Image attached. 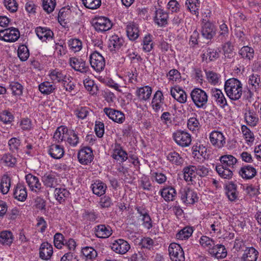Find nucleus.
<instances>
[{
    "instance_id": "nucleus-1",
    "label": "nucleus",
    "mask_w": 261,
    "mask_h": 261,
    "mask_svg": "<svg viewBox=\"0 0 261 261\" xmlns=\"http://www.w3.org/2000/svg\"><path fill=\"white\" fill-rule=\"evenodd\" d=\"M224 90L230 99L234 101L240 99L243 94L241 82L236 78H231L225 82Z\"/></svg>"
},
{
    "instance_id": "nucleus-2",
    "label": "nucleus",
    "mask_w": 261,
    "mask_h": 261,
    "mask_svg": "<svg viewBox=\"0 0 261 261\" xmlns=\"http://www.w3.org/2000/svg\"><path fill=\"white\" fill-rule=\"evenodd\" d=\"M190 96L197 108H205L208 101V96L205 91L200 88H195L191 92Z\"/></svg>"
},
{
    "instance_id": "nucleus-3",
    "label": "nucleus",
    "mask_w": 261,
    "mask_h": 261,
    "mask_svg": "<svg viewBox=\"0 0 261 261\" xmlns=\"http://www.w3.org/2000/svg\"><path fill=\"white\" fill-rule=\"evenodd\" d=\"M25 179L29 190L32 192L37 195H40L44 193V188L42 186L37 176L31 173H29L25 175Z\"/></svg>"
},
{
    "instance_id": "nucleus-4",
    "label": "nucleus",
    "mask_w": 261,
    "mask_h": 261,
    "mask_svg": "<svg viewBox=\"0 0 261 261\" xmlns=\"http://www.w3.org/2000/svg\"><path fill=\"white\" fill-rule=\"evenodd\" d=\"M179 194L181 201L187 205L194 204L198 201L197 192L189 188H181Z\"/></svg>"
},
{
    "instance_id": "nucleus-5",
    "label": "nucleus",
    "mask_w": 261,
    "mask_h": 261,
    "mask_svg": "<svg viewBox=\"0 0 261 261\" xmlns=\"http://www.w3.org/2000/svg\"><path fill=\"white\" fill-rule=\"evenodd\" d=\"M168 252L171 261H185V253L179 244L171 243L168 247Z\"/></svg>"
},
{
    "instance_id": "nucleus-6",
    "label": "nucleus",
    "mask_w": 261,
    "mask_h": 261,
    "mask_svg": "<svg viewBox=\"0 0 261 261\" xmlns=\"http://www.w3.org/2000/svg\"><path fill=\"white\" fill-rule=\"evenodd\" d=\"M91 66L97 72L102 71L105 66V60L103 57L97 51H94L89 57Z\"/></svg>"
},
{
    "instance_id": "nucleus-7",
    "label": "nucleus",
    "mask_w": 261,
    "mask_h": 261,
    "mask_svg": "<svg viewBox=\"0 0 261 261\" xmlns=\"http://www.w3.org/2000/svg\"><path fill=\"white\" fill-rule=\"evenodd\" d=\"M93 26L97 32H103L111 29L112 23L111 20L106 17H95L92 21Z\"/></svg>"
},
{
    "instance_id": "nucleus-8",
    "label": "nucleus",
    "mask_w": 261,
    "mask_h": 261,
    "mask_svg": "<svg viewBox=\"0 0 261 261\" xmlns=\"http://www.w3.org/2000/svg\"><path fill=\"white\" fill-rule=\"evenodd\" d=\"M201 32L204 38L211 40L216 35V26L212 22L203 18L201 22Z\"/></svg>"
},
{
    "instance_id": "nucleus-9",
    "label": "nucleus",
    "mask_w": 261,
    "mask_h": 261,
    "mask_svg": "<svg viewBox=\"0 0 261 261\" xmlns=\"http://www.w3.org/2000/svg\"><path fill=\"white\" fill-rule=\"evenodd\" d=\"M95 236L99 239H107L113 233L111 227L106 224H98L93 228Z\"/></svg>"
},
{
    "instance_id": "nucleus-10",
    "label": "nucleus",
    "mask_w": 261,
    "mask_h": 261,
    "mask_svg": "<svg viewBox=\"0 0 261 261\" xmlns=\"http://www.w3.org/2000/svg\"><path fill=\"white\" fill-rule=\"evenodd\" d=\"M69 64L73 69L82 73H86L89 71V66L86 65L85 61L81 58H70Z\"/></svg>"
},
{
    "instance_id": "nucleus-11",
    "label": "nucleus",
    "mask_w": 261,
    "mask_h": 261,
    "mask_svg": "<svg viewBox=\"0 0 261 261\" xmlns=\"http://www.w3.org/2000/svg\"><path fill=\"white\" fill-rule=\"evenodd\" d=\"M173 136L175 141L181 147L189 146L191 142V136L187 132L177 130L174 133Z\"/></svg>"
},
{
    "instance_id": "nucleus-12",
    "label": "nucleus",
    "mask_w": 261,
    "mask_h": 261,
    "mask_svg": "<svg viewBox=\"0 0 261 261\" xmlns=\"http://www.w3.org/2000/svg\"><path fill=\"white\" fill-rule=\"evenodd\" d=\"M13 195L18 201L23 202L28 197V192L23 183L18 182L14 187Z\"/></svg>"
},
{
    "instance_id": "nucleus-13",
    "label": "nucleus",
    "mask_w": 261,
    "mask_h": 261,
    "mask_svg": "<svg viewBox=\"0 0 261 261\" xmlns=\"http://www.w3.org/2000/svg\"><path fill=\"white\" fill-rule=\"evenodd\" d=\"M93 153L91 148H82L78 152L79 162L83 165H88L93 159Z\"/></svg>"
},
{
    "instance_id": "nucleus-14",
    "label": "nucleus",
    "mask_w": 261,
    "mask_h": 261,
    "mask_svg": "<svg viewBox=\"0 0 261 261\" xmlns=\"http://www.w3.org/2000/svg\"><path fill=\"white\" fill-rule=\"evenodd\" d=\"M111 248L116 253L124 254L129 250L130 245L125 240L118 239L112 244Z\"/></svg>"
},
{
    "instance_id": "nucleus-15",
    "label": "nucleus",
    "mask_w": 261,
    "mask_h": 261,
    "mask_svg": "<svg viewBox=\"0 0 261 261\" xmlns=\"http://www.w3.org/2000/svg\"><path fill=\"white\" fill-rule=\"evenodd\" d=\"M242 251L241 261H257L259 252L253 247H245Z\"/></svg>"
},
{
    "instance_id": "nucleus-16",
    "label": "nucleus",
    "mask_w": 261,
    "mask_h": 261,
    "mask_svg": "<svg viewBox=\"0 0 261 261\" xmlns=\"http://www.w3.org/2000/svg\"><path fill=\"white\" fill-rule=\"evenodd\" d=\"M103 111L110 119L115 122L122 123L125 120L124 114L120 111L110 108H105Z\"/></svg>"
},
{
    "instance_id": "nucleus-17",
    "label": "nucleus",
    "mask_w": 261,
    "mask_h": 261,
    "mask_svg": "<svg viewBox=\"0 0 261 261\" xmlns=\"http://www.w3.org/2000/svg\"><path fill=\"white\" fill-rule=\"evenodd\" d=\"M164 103L163 94L161 91L158 90L153 95L151 101V107L155 112L163 111V106Z\"/></svg>"
},
{
    "instance_id": "nucleus-18",
    "label": "nucleus",
    "mask_w": 261,
    "mask_h": 261,
    "mask_svg": "<svg viewBox=\"0 0 261 261\" xmlns=\"http://www.w3.org/2000/svg\"><path fill=\"white\" fill-rule=\"evenodd\" d=\"M49 76L53 82L62 83L67 82V80L71 79L70 76H67L64 71L59 69H52L49 71Z\"/></svg>"
},
{
    "instance_id": "nucleus-19",
    "label": "nucleus",
    "mask_w": 261,
    "mask_h": 261,
    "mask_svg": "<svg viewBox=\"0 0 261 261\" xmlns=\"http://www.w3.org/2000/svg\"><path fill=\"white\" fill-rule=\"evenodd\" d=\"M171 96L180 103H185L187 101V95L183 89L178 86H175L171 87L170 89Z\"/></svg>"
},
{
    "instance_id": "nucleus-20",
    "label": "nucleus",
    "mask_w": 261,
    "mask_h": 261,
    "mask_svg": "<svg viewBox=\"0 0 261 261\" xmlns=\"http://www.w3.org/2000/svg\"><path fill=\"white\" fill-rule=\"evenodd\" d=\"M53 254V246L47 242H43L39 248V257L43 260L49 259Z\"/></svg>"
},
{
    "instance_id": "nucleus-21",
    "label": "nucleus",
    "mask_w": 261,
    "mask_h": 261,
    "mask_svg": "<svg viewBox=\"0 0 261 261\" xmlns=\"http://www.w3.org/2000/svg\"><path fill=\"white\" fill-rule=\"evenodd\" d=\"M256 169L250 165H246L242 166L239 171V175L244 179H252L256 175Z\"/></svg>"
},
{
    "instance_id": "nucleus-22",
    "label": "nucleus",
    "mask_w": 261,
    "mask_h": 261,
    "mask_svg": "<svg viewBox=\"0 0 261 261\" xmlns=\"http://www.w3.org/2000/svg\"><path fill=\"white\" fill-rule=\"evenodd\" d=\"M161 196L166 202L173 201L176 197V191L175 189L170 186H167L163 188L159 192Z\"/></svg>"
},
{
    "instance_id": "nucleus-23",
    "label": "nucleus",
    "mask_w": 261,
    "mask_h": 261,
    "mask_svg": "<svg viewBox=\"0 0 261 261\" xmlns=\"http://www.w3.org/2000/svg\"><path fill=\"white\" fill-rule=\"evenodd\" d=\"M210 139L212 144L214 146L222 147L225 144V138L220 132H212L210 134Z\"/></svg>"
},
{
    "instance_id": "nucleus-24",
    "label": "nucleus",
    "mask_w": 261,
    "mask_h": 261,
    "mask_svg": "<svg viewBox=\"0 0 261 261\" xmlns=\"http://www.w3.org/2000/svg\"><path fill=\"white\" fill-rule=\"evenodd\" d=\"M68 130L69 129L65 126L62 125L58 127L53 136V140L55 143H60L65 141L68 135Z\"/></svg>"
},
{
    "instance_id": "nucleus-25",
    "label": "nucleus",
    "mask_w": 261,
    "mask_h": 261,
    "mask_svg": "<svg viewBox=\"0 0 261 261\" xmlns=\"http://www.w3.org/2000/svg\"><path fill=\"white\" fill-rule=\"evenodd\" d=\"M91 188L93 193L98 196H101L106 193L107 185L100 180H96L91 184Z\"/></svg>"
},
{
    "instance_id": "nucleus-26",
    "label": "nucleus",
    "mask_w": 261,
    "mask_h": 261,
    "mask_svg": "<svg viewBox=\"0 0 261 261\" xmlns=\"http://www.w3.org/2000/svg\"><path fill=\"white\" fill-rule=\"evenodd\" d=\"M5 32L3 35V39L6 42H15L19 38L20 33L17 29L9 28L6 29Z\"/></svg>"
},
{
    "instance_id": "nucleus-27",
    "label": "nucleus",
    "mask_w": 261,
    "mask_h": 261,
    "mask_svg": "<svg viewBox=\"0 0 261 261\" xmlns=\"http://www.w3.org/2000/svg\"><path fill=\"white\" fill-rule=\"evenodd\" d=\"M211 93L212 96L221 108H224L227 106L226 99L221 90L216 88L212 89Z\"/></svg>"
},
{
    "instance_id": "nucleus-28",
    "label": "nucleus",
    "mask_w": 261,
    "mask_h": 261,
    "mask_svg": "<svg viewBox=\"0 0 261 261\" xmlns=\"http://www.w3.org/2000/svg\"><path fill=\"white\" fill-rule=\"evenodd\" d=\"M136 93L140 101H146L150 99L152 93V88L148 86H145L138 88Z\"/></svg>"
},
{
    "instance_id": "nucleus-29",
    "label": "nucleus",
    "mask_w": 261,
    "mask_h": 261,
    "mask_svg": "<svg viewBox=\"0 0 261 261\" xmlns=\"http://www.w3.org/2000/svg\"><path fill=\"white\" fill-rule=\"evenodd\" d=\"M44 185L50 188H54L58 185V178L54 173H46L42 177Z\"/></svg>"
},
{
    "instance_id": "nucleus-30",
    "label": "nucleus",
    "mask_w": 261,
    "mask_h": 261,
    "mask_svg": "<svg viewBox=\"0 0 261 261\" xmlns=\"http://www.w3.org/2000/svg\"><path fill=\"white\" fill-rule=\"evenodd\" d=\"M209 253L212 256L217 258H223L227 256V251L224 246L221 244H216Z\"/></svg>"
},
{
    "instance_id": "nucleus-31",
    "label": "nucleus",
    "mask_w": 261,
    "mask_h": 261,
    "mask_svg": "<svg viewBox=\"0 0 261 261\" xmlns=\"http://www.w3.org/2000/svg\"><path fill=\"white\" fill-rule=\"evenodd\" d=\"M168 18V14L163 10L159 9L155 11L154 21L158 25L162 27L167 24Z\"/></svg>"
},
{
    "instance_id": "nucleus-32",
    "label": "nucleus",
    "mask_w": 261,
    "mask_h": 261,
    "mask_svg": "<svg viewBox=\"0 0 261 261\" xmlns=\"http://www.w3.org/2000/svg\"><path fill=\"white\" fill-rule=\"evenodd\" d=\"M126 34L130 40L134 41L139 37V28L137 24L134 22L129 23L126 28Z\"/></svg>"
},
{
    "instance_id": "nucleus-33",
    "label": "nucleus",
    "mask_w": 261,
    "mask_h": 261,
    "mask_svg": "<svg viewBox=\"0 0 261 261\" xmlns=\"http://www.w3.org/2000/svg\"><path fill=\"white\" fill-rule=\"evenodd\" d=\"M35 32L38 38L43 41L51 39L54 36L53 32L46 28L38 27Z\"/></svg>"
},
{
    "instance_id": "nucleus-34",
    "label": "nucleus",
    "mask_w": 261,
    "mask_h": 261,
    "mask_svg": "<svg viewBox=\"0 0 261 261\" xmlns=\"http://www.w3.org/2000/svg\"><path fill=\"white\" fill-rule=\"evenodd\" d=\"M196 166L190 165L185 167L183 169L184 177L187 182H192L196 177Z\"/></svg>"
},
{
    "instance_id": "nucleus-35",
    "label": "nucleus",
    "mask_w": 261,
    "mask_h": 261,
    "mask_svg": "<svg viewBox=\"0 0 261 261\" xmlns=\"http://www.w3.org/2000/svg\"><path fill=\"white\" fill-rule=\"evenodd\" d=\"M220 50L219 49H213L208 48L206 49V52L203 53L202 55V60L206 61L207 62V60L209 61H214L219 57V54Z\"/></svg>"
},
{
    "instance_id": "nucleus-36",
    "label": "nucleus",
    "mask_w": 261,
    "mask_h": 261,
    "mask_svg": "<svg viewBox=\"0 0 261 261\" xmlns=\"http://www.w3.org/2000/svg\"><path fill=\"white\" fill-rule=\"evenodd\" d=\"M69 194V192L65 188H56L54 191L55 197L60 203L64 202Z\"/></svg>"
},
{
    "instance_id": "nucleus-37",
    "label": "nucleus",
    "mask_w": 261,
    "mask_h": 261,
    "mask_svg": "<svg viewBox=\"0 0 261 261\" xmlns=\"http://www.w3.org/2000/svg\"><path fill=\"white\" fill-rule=\"evenodd\" d=\"M232 168L229 167L225 168L224 166L217 165L216 167V170L219 175L224 179H230L233 175Z\"/></svg>"
},
{
    "instance_id": "nucleus-38",
    "label": "nucleus",
    "mask_w": 261,
    "mask_h": 261,
    "mask_svg": "<svg viewBox=\"0 0 261 261\" xmlns=\"http://www.w3.org/2000/svg\"><path fill=\"white\" fill-rule=\"evenodd\" d=\"M221 164L219 165L224 166L225 168H233V166L236 164L237 159L231 155H224L220 158Z\"/></svg>"
},
{
    "instance_id": "nucleus-39",
    "label": "nucleus",
    "mask_w": 261,
    "mask_h": 261,
    "mask_svg": "<svg viewBox=\"0 0 261 261\" xmlns=\"http://www.w3.org/2000/svg\"><path fill=\"white\" fill-rule=\"evenodd\" d=\"M199 243L203 248L208 251V253L216 245V243L213 239L206 236L201 237Z\"/></svg>"
},
{
    "instance_id": "nucleus-40",
    "label": "nucleus",
    "mask_w": 261,
    "mask_h": 261,
    "mask_svg": "<svg viewBox=\"0 0 261 261\" xmlns=\"http://www.w3.org/2000/svg\"><path fill=\"white\" fill-rule=\"evenodd\" d=\"M14 237L12 233L8 230L0 232V244L3 245L10 246L13 242Z\"/></svg>"
},
{
    "instance_id": "nucleus-41",
    "label": "nucleus",
    "mask_w": 261,
    "mask_h": 261,
    "mask_svg": "<svg viewBox=\"0 0 261 261\" xmlns=\"http://www.w3.org/2000/svg\"><path fill=\"white\" fill-rule=\"evenodd\" d=\"M109 41V46L111 50H118L124 43L123 39L117 35L112 36Z\"/></svg>"
},
{
    "instance_id": "nucleus-42",
    "label": "nucleus",
    "mask_w": 261,
    "mask_h": 261,
    "mask_svg": "<svg viewBox=\"0 0 261 261\" xmlns=\"http://www.w3.org/2000/svg\"><path fill=\"white\" fill-rule=\"evenodd\" d=\"M186 6L187 9L192 14L198 16L199 15V8L200 6V2L199 0H186Z\"/></svg>"
},
{
    "instance_id": "nucleus-43",
    "label": "nucleus",
    "mask_w": 261,
    "mask_h": 261,
    "mask_svg": "<svg viewBox=\"0 0 261 261\" xmlns=\"http://www.w3.org/2000/svg\"><path fill=\"white\" fill-rule=\"evenodd\" d=\"M11 180L10 177L7 174H5L2 177L0 183V191L3 194H6L9 191Z\"/></svg>"
},
{
    "instance_id": "nucleus-44",
    "label": "nucleus",
    "mask_w": 261,
    "mask_h": 261,
    "mask_svg": "<svg viewBox=\"0 0 261 261\" xmlns=\"http://www.w3.org/2000/svg\"><path fill=\"white\" fill-rule=\"evenodd\" d=\"M193 232V229L192 227L186 226L180 230L175 236L177 239L185 240L189 238Z\"/></svg>"
},
{
    "instance_id": "nucleus-45",
    "label": "nucleus",
    "mask_w": 261,
    "mask_h": 261,
    "mask_svg": "<svg viewBox=\"0 0 261 261\" xmlns=\"http://www.w3.org/2000/svg\"><path fill=\"white\" fill-rule=\"evenodd\" d=\"M56 89V86L50 82L46 81L39 85V91L44 94H50Z\"/></svg>"
},
{
    "instance_id": "nucleus-46",
    "label": "nucleus",
    "mask_w": 261,
    "mask_h": 261,
    "mask_svg": "<svg viewBox=\"0 0 261 261\" xmlns=\"http://www.w3.org/2000/svg\"><path fill=\"white\" fill-rule=\"evenodd\" d=\"M82 253L86 260H92L97 256V251L91 247L86 246L82 248Z\"/></svg>"
},
{
    "instance_id": "nucleus-47",
    "label": "nucleus",
    "mask_w": 261,
    "mask_h": 261,
    "mask_svg": "<svg viewBox=\"0 0 261 261\" xmlns=\"http://www.w3.org/2000/svg\"><path fill=\"white\" fill-rule=\"evenodd\" d=\"M239 54L242 58L250 60L253 58L254 49L248 46H245L240 49Z\"/></svg>"
},
{
    "instance_id": "nucleus-48",
    "label": "nucleus",
    "mask_w": 261,
    "mask_h": 261,
    "mask_svg": "<svg viewBox=\"0 0 261 261\" xmlns=\"http://www.w3.org/2000/svg\"><path fill=\"white\" fill-rule=\"evenodd\" d=\"M112 156L118 161L123 162L127 160V154L125 151L122 149V148H116L114 150Z\"/></svg>"
},
{
    "instance_id": "nucleus-49",
    "label": "nucleus",
    "mask_w": 261,
    "mask_h": 261,
    "mask_svg": "<svg viewBox=\"0 0 261 261\" xmlns=\"http://www.w3.org/2000/svg\"><path fill=\"white\" fill-rule=\"evenodd\" d=\"M226 194L229 200H236L238 197L236 186L233 184L227 185L226 187Z\"/></svg>"
},
{
    "instance_id": "nucleus-50",
    "label": "nucleus",
    "mask_w": 261,
    "mask_h": 261,
    "mask_svg": "<svg viewBox=\"0 0 261 261\" xmlns=\"http://www.w3.org/2000/svg\"><path fill=\"white\" fill-rule=\"evenodd\" d=\"M82 217L85 223L88 224L95 221L97 219V215L93 211L85 210Z\"/></svg>"
},
{
    "instance_id": "nucleus-51",
    "label": "nucleus",
    "mask_w": 261,
    "mask_h": 261,
    "mask_svg": "<svg viewBox=\"0 0 261 261\" xmlns=\"http://www.w3.org/2000/svg\"><path fill=\"white\" fill-rule=\"evenodd\" d=\"M70 145L76 146L79 142L77 134L73 130L69 129L66 140Z\"/></svg>"
},
{
    "instance_id": "nucleus-52",
    "label": "nucleus",
    "mask_w": 261,
    "mask_h": 261,
    "mask_svg": "<svg viewBox=\"0 0 261 261\" xmlns=\"http://www.w3.org/2000/svg\"><path fill=\"white\" fill-rule=\"evenodd\" d=\"M84 85L85 88L90 92L91 94H96L98 91V87L95 85L94 81L86 78L84 80Z\"/></svg>"
},
{
    "instance_id": "nucleus-53",
    "label": "nucleus",
    "mask_w": 261,
    "mask_h": 261,
    "mask_svg": "<svg viewBox=\"0 0 261 261\" xmlns=\"http://www.w3.org/2000/svg\"><path fill=\"white\" fill-rule=\"evenodd\" d=\"M68 46L74 53L79 51L82 47V41L76 38L70 39L68 41Z\"/></svg>"
},
{
    "instance_id": "nucleus-54",
    "label": "nucleus",
    "mask_w": 261,
    "mask_h": 261,
    "mask_svg": "<svg viewBox=\"0 0 261 261\" xmlns=\"http://www.w3.org/2000/svg\"><path fill=\"white\" fill-rule=\"evenodd\" d=\"M245 119L247 124L251 126H256L258 121V118L251 111H249L247 113H245Z\"/></svg>"
},
{
    "instance_id": "nucleus-55",
    "label": "nucleus",
    "mask_w": 261,
    "mask_h": 261,
    "mask_svg": "<svg viewBox=\"0 0 261 261\" xmlns=\"http://www.w3.org/2000/svg\"><path fill=\"white\" fill-rule=\"evenodd\" d=\"M48 152L51 158L60 159L63 156L65 151L64 148H49Z\"/></svg>"
},
{
    "instance_id": "nucleus-56",
    "label": "nucleus",
    "mask_w": 261,
    "mask_h": 261,
    "mask_svg": "<svg viewBox=\"0 0 261 261\" xmlns=\"http://www.w3.org/2000/svg\"><path fill=\"white\" fill-rule=\"evenodd\" d=\"M18 56L22 61H26L30 56L28 47L24 45H20L18 49Z\"/></svg>"
},
{
    "instance_id": "nucleus-57",
    "label": "nucleus",
    "mask_w": 261,
    "mask_h": 261,
    "mask_svg": "<svg viewBox=\"0 0 261 261\" xmlns=\"http://www.w3.org/2000/svg\"><path fill=\"white\" fill-rule=\"evenodd\" d=\"M65 241L64 237L62 233L57 232L54 235V243L57 248L62 249L64 246Z\"/></svg>"
},
{
    "instance_id": "nucleus-58",
    "label": "nucleus",
    "mask_w": 261,
    "mask_h": 261,
    "mask_svg": "<svg viewBox=\"0 0 261 261\" xmlns=\"http://www.w3.org/2000/svg\"><path fill=\"white\" fill-rule=\"evenodd\" d=\"M9 86L13 95L19 96L22 94L23 86L18 82H11Z\"/></svg>"
},
{
    "instance_id": "nucleus-59",
    "label": "nucleus",
    "mask_w": 261,
    "mask_h": 261,
    "mask_svg": "<svg viewBox=\"0 0 261 261\" xmlns=\"http://www.w3.org/2000/svg\"><path fill=\"white\" fill-rule=\"evenodd\" d=\"M56 5V0H42L43 9L47 13L52 12L54 10Z\"/></svg>"
},
{
    "instance_id": "nucleus-60",
    "label": "nucleus",
    "mask_w": 261,
    "mask_h": 261,
    "mask_svg": "<svg viewBox=\"0 0 261 261\" xmlns=\"http://www.w3.org/2000/svg\"><path fill=\"white\" fill-rule=\"evenodd\" d=\"M196 174L201 177H206L211 171V169L207 165H199L196 166Z\"/></svg>"
},
{
    "instance_id": "nucleus-61",
    "label": "nucleus",
    "mask_w": 261,
    "mask_h": 261,
    "mask_svg": "<svg viewBox=\"0 0 261 261\" xmlns=\"http://www.w3.org/2000/svg\"><path fill=\"white\" fill-rule=\"evenodd\" d=\"M143 49L145 52H149L153 48V43L150 35H146L143 41Z\"/></svg>"
},
{
    "instance_id": "nucleus-62",
    "label": "nucleus",
    "mask_w": 261,
    "mask_h": 261,
    "mask_svg": "<svg viewBox=\"0 0 261 261\" xmlns=\"http://www.w3.org/2000/svg\"><path fill=\"white\" fill-rule=\"evenodd\" d=\"M84 5L90 9H96L101 4V0H82Z\"/></svg>"
},
{
    "instance_id": "nucleus-63",
    "label": "nucleus",
    "mask_w": 261,
    "mask_h": 261,
    "mask_svg": "<svg viewBox=\"0 0 261 261\" xmlns=\"http://www.w3.org/2000/svg\"><path fill=\"white\" fill-rule=\"evenodd\" d=\"M223 49L225 58L231 59L233 57V46L230 41L225 43L223 45Z\"/></svg>"
},
{
    "instance_id": "nucleus-64",
    "label": "nucleus",
    "mask_w": 261,
    "mask_h": 261,
    "mask_svg": "<svg viewBox=\"0 0 261 261\" xmlns=\"http://www.w3.org/2000/svg\"><path fill=\"white\" fill-rule=\"evenodd\" d=\"M13 120V116L7 110H4L0 113V120L4 123H10Z\"/></svg>"
}]
</instances>
